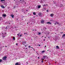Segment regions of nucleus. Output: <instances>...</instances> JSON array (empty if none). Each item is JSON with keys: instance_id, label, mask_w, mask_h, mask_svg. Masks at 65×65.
<instances>
[{"instance_id": "obj_29", "label": "nucleus", "mask_w": 65, "mask_h": 65, "mask_svg": "<svg viewBox=\"0 0 65 65\" xmlns=\"http://www.w3.org/2000/svg\"><path fill=\"white\" fill-rule=\"evenodd\" d=\"M31 47V48H33V50H34V48H33L32 47Z\"/></svg>"}, {"instance_id": "obj_51", "label": "nucleus", "mask_w": 65, "mask_h": 65, "mask_svg": "<svg viewBox=\"0 0 65 65\" xmlns=\"http://www.w3.org/2000/svg\"><path fill=\"white\" fill-rule=\"evenodd\" d=\"M35 30V31H36V30Z\"/></svg>"}, {"instance_id": "obj_45", "label": "nucleus", "mask_w": 65, "mask_h": 65, "mask_svg": "<svg viewBox=\"0 0 65 65\" xmlns=\"http://www.w3.org/2000/svg\"><path fill=\"white\" fill-rule=\"evenodd\" d=\"M32 31H34V29H33V30H32Z\"/></svg>"}, {"instance_id": "obj_37", "label": "nucleus", "mask_w": 65, "mask_h": 65, "mask_svg": "<svg viewBox=\"0 0 65 65\" xmlns=\"http://www.w3.org/2000/svg\"><path fill=\"white\" fill-rule=\"evenodd\" d=\"M26 49H27V48H26Z\"/></svg>"}, {"instance_id": "obj_41", "label": "nucleus", "mask_w": 65, "mask_h": 65, "mask_svg": "<svg viewBox=\"0 0 65 65\" xmlns=\"http://www.w3.org/2000/svg\"><path fill=\"white\" fill-rule=\"evenodd\" d=\"M39 46H40V45H39Z\"/></svg>"}, {"instance_id": "obj_23", "label": "nucleus", "mask_w": 65, "mask_h": 65, "mask_svg": "<svg viewBox=\"0 0 65 65\" xmlns=\"http://www.w3.org/2000/svg\"><path fill=\"white\" fill-rule=\"evenodd\" d=\"M31 47V46H28V47H29V48H30V47Z\"/></svg>"}, {"instance_id": "obj_28", "label": "nucleus", "mask_w": 65, "mask_h": 65, "mask_svg": "<svg viewBox=\"0 0 65 65\" xmlns=\"http://www.w3.org/2000/svg\"><path fill=\"white\" fill-rule=\"evenodd\" d=\"M19 34H18L17 35H18V36H19Z\"/></svg>"}, {"instance_id": "obj_46", "label": "nucleus", "mask_w": 65, "mask_h": 65, "mask_svg": "<svg viewBox=\"0 0 65 65\" xmlns=\"http://www.w3.org/2000/svg\"><path fill=\"white\" fill-rule=\"evenodd\" d=\"M25 46V47H26V45Z\"/></svg>"}, {"instance_id": "obj_18", "label": "nucleus", "mask_w": 65, "mask_h": 65, "mask_svg": "<svg viewBox=\"0 0 65 65\" xmlns=\"http://www.w3.org/2000/svg\"><path fill=\"white\" fill-rule=\"evenodd\" d=\"M2 59H0V62H2Z\"/></svg>"}, {"instance_id": "obj_11", "label": "nucleus", "mask_w": 65, "mask_h": 65, "mask_svg": "<svg viewBox=\"0 0 65 65\" xmlns=\"http://www.w3.org/2000/svg\"><path fill=\"white\" fill-rule=\"evenodd\" d=\"M55 23H56L57 25H59V23L58 22H55Z\"/></svg>"}, {"instance_id": "obj_20", "label": "nucleus", "mask_w": 65, "mask_h": 65, "mask_svg": "<svg viewBox=\"0 0 65 65\" xmlns=\"http://www.w3.org/2000/svg\"><path fill=\"white\" fill-rule=\"evenodd\" d=\"M45 59V58H42L41 59L42 60H44Z\"/></svg>"}, {"instance_id": "obj_44", "label": "nucleus", "mask_w": 65, "mask_h": 65, "mask_svg": "<svg viewBox=\"0 0 65 65\" xmlns=\"http://www.w3.org/2000/svg\"><path fill=\"white\" fill-rule=\"evenodd\" d=\"M24 34H26V33H24Z\"/></svg>"}, {"instance_id": "obj_32", "label": "nucleus", "mask_w": 65, "mask_h": 65, "mask_svg": "<svg viewBox=\"0 0 65 65\" xmlns=\"http://www.w3.org/2000/svg\"><path fill=\"white\" fill-rule=\"evenodd\" d=\"M45 47H46V45H45Z\"/></svg>"}, {"instance_id": "obj_36", "label": "nucleus", "mask_w": 65, "mask_h": 65, "mask_svg": "<svg viewBox=\"0 0 65 65\" xmlns=\"http://www.w3.org/2000/svg\"><path fill=\"white\" fill-rule=\"evenodd\" d=\"M61 51H63V49H61Z\"/></svg>"}, {"instance_id": "obj_4", "label": "nucleus", "mask_w": 65, "mask_h": 65, "mask_svg": "<svg viewBox=\"0 0 65 65\" xmlns=\"http://www.w3.org/2000/svg\"><path fill=\"white\" fill-rule=\"evenodd\" d=\"M41 23L42 24H43V23H44V20H41Z\"/></svg>"}, {"instance_id": "obj_14", "label": "nucleus", "mask_w": 65, "mask_h": 65, "mask_svg": "<svg viewBox=\"0 0 65 65\" xmlns=\"http://www.w3.org/2000/svg\"><path fill=\"white\" fill-rule=\"evenodd\" d=\"M33 14H34V15H36V13H35V12H34L33 13Z\"/></svg>"}, {"instance_id": "obj_38", "label": "nucleus", "mask_w": 65, "mask_h": 65, "mask_svg": "<svg viewBox=\"0 0 65 65\" xmlns=\"http://www.w3.org/2000/svg\"><path fill=\"white\" fill-rule=\"evenodd\" d=\"M0 18L1 19V18H2L1 17V18Z\"/></svg>"}, {"instance_id": "obj_9", "label": "nucleus", "mask_w": 65, "mask_h": 65, "mask_svg": "<svg viewBox=\"0 0 65 65\" xmlns=\"http://www.w3.org/2000/svg\"><path fill=\"white\" fill-rule=\"evenodd\" d=\"M54 14L52 13L51 14V17H53L54 16Z\"/></svg>"}, {"instance_id": "obj_50", "label": "nucleus", "mask_w": 65, "mask_h": 65, "mask_svg": "<svg viewBox=\"0 0 65 65\" xmlns=\"http://www.w3.org/2000/svg\"><path fill=\"white\" fill-rule=\"evenodd\" d=\"M1 20V19H0V21Z\"/></svg>"}, {"instance_id": "obj_47", "label": "nucleus", "mask_w": 65, "mask_h": 65, "mask_svg": "<svg viewBox=\"0 0 65 65\" xmlns=\"http://www.w3.org/2000/svg\"><path fill=\"white\" fill-rule=\"evenodd\" d=\"M45 38H46V37H45Z\"/></svg>"}, {"instance_id": "obj_15", "label": "nucleus", "mask_w": 65, "mask_h": 65, "mask_svg": "<svg viewBox=\"0 0 65 65\" xmlns=\"http://www.w3.org/2000/svg\"><path fill=\"white\" fill-rule=\"evenodd\" d=\"M41 52H42V53H44V52H45V51H41Z\"/></svg>"}, {"instance_id": "obj_19", "label": "nucleus", "mask_w": 65, "mask_h": 65, "mask_svg": "<svg viewBox=\"0 0 65 65\" xmlns=\"http://www.w3.org/2000/svg\"><path fill=\"white\" fill-rule=\"evenodd\" d=\"M22 35H23L22 34H21V35H20V37H21V36H22Z\"/></svg>"}, {"instance_id": "obj_31", "label": "nucleus", "mask_w": 65, "mask_h": 65, "mask_svg": "<svg viewBox=\"0 0 65 65\" xmlns=\"http://www.w3.org/2000/svg\"><path fill=\"white\" fill-rule=\"evenodd\" d=\"M18 45V43H16V45Z\"/></svg>"}, {"instance_id": "obj_49", "label": "nucleus", "mask_w": 65, "mask_h": 65, "mask_svg": "<svg viewBox=\"0 0 65 65\" xmlns=\"http://www.w3.org/2000/svg\"><path fill=\"white\" fill-rule=\"evenodd\" d=\"M26 11H28V10H26Z\"/></svg>"}, {"instance_id": "obj_42", "label": "nucleus", "mask_w": 65, "mask_h": 65, "mask_svg": "<svg viewBox=\"0 0 65 65\" xmlns=\"http://www.w3.org/2000/svg\"><path fill=\"white\" fill-rule=\"evenodd\" d=\"M46 6H47V5H46Z\"/></svg>"}, {"instance_id": "obj_3", "label": "nucleus", "mask_w": 65, "mask_h": 65, "mask_svg": "<svg viewBox=\"0 0 65 65\" xmlns=\"http://www.w3.org/2000/svg\"><path fill=\"white\" fill-rule=\"evenodd\" d=\"M6 34H4L3 35V37L4 38V37H5L6 36Z\"/></svg>"}, {"instance_id": "obj_10", "label": "nucleus", "mask_w": 65, "mask_h": 65, "mask_svg": "<svg viewBox=\"0 0 65 65\" xmlns=\"http://www.w3.org/2000/svg\"><path fill=\"white\" fill-rule=\"evenodd\" d=\"M6 14H4L3 15V17H6Z\"/></svg>"}, {"instance_id": "obj_12", "label": "nucleus", "mask_w": 65, "mask_h": 65, "mask_svg": "<svg viewBox=\"0 0 65 65\" xmlns=\"http://www.w3.org/2000/svg\"><path fill=\"white\" fill-rule=\"evenodd\" d=\"M13 39L14 40H15V37H13Z\"/></svg>"}, {"instance_id": "obj_2", "label": "nucleus", "mask_w": 65, "mask_h": 65, "mask_svg": "<svg viewBox=\"0 0 65 65\" xmlns=\"http://www.w3.org/2000/svg\"><path fill=\"white\" fill-rule=\"evenodd\" d=\"M37 7H38V8L39 9L41 8V6L38 5L37 6Z\"/></svg>"}, {"instance_id": "obj_5", "label": "nucleus", "mask_w": 65, "mask_h": 65, "mask_svg": "<svg viewBox=\"0 0 65 65\" xmlns=\"http://www.w3.org/2000/svg\"><path fill=\"white\" fill-rule=\"evenodd\" d=\"M1 7L3 8H5V7H4V6L2 5L1 6Z\"/></svg>"}, {"instance_id": "obj_34", "label": "nucleus", "mask_w": 65, "mask_h": 65, "mask_svg": "<svg viewBox=\"0 0 65 65\" xmlns=\"http://www.w3.org/2000/svg\"><path fill=\"white\" fill-rule=\"evenodd\" d=\"M5 47H7V46H5Z\"/></svg>"}, {"instance_id": "obj_26", "label": "nucleus", "mask_w": 65, "mask_h": 65, "mask_svg": "<svg viewBox=\"0 0 65 65\" xmlns=\"http://www.w3.org/2000/svg\"><path fill=\"white\" fill-rule=\"evenodd\" d=\"M43 5V6H45V5Z\"/></svg>"}, {"instance_id": "obj_6", "label": "nucleus", "mask_w": 65, "mask_h": 65, "mask_svg": "<svg viewBox=\"0 0 65 65\" xmlns=\"http://www.w3.org/2000/svg\"><path fill=\"white\" fill-rule=\"evenodd\" d=\"M56 47L57 49H59V47L58 46H56Z\"/></svg>"}, {"instance_id": "obj_39", "label": "nucleus", "mask_w": 65, "mask_h": 65, "mask_svg": "<svg viewBox=\"0 0 65 65\" xmlns=\"http://www.w3.org/2000/svg\"><path fill=\"white\" fill-rule=\"evenodd\" d=\"M27 24H28V23H27Z\"/></svg>"}, {"instance_id": "obj_17", "label": "nucleus", "mask_w": 65, "mask_h": 65, "mask_svg": "<svg viewBox=\"0 0 65 65\" xmlns=\"http://www.w3.org/2000/svg\"><path fill=\"white\" fill-rule=\"evenodd\" d=\"M64 36H65V34L63 35L62 36V37H64Z\"/></svg>"}, {"instance_id": "obj_35", "label": "nucleus", "mask_w": 65, "mask_h": 65, "mask_svg": "<svg viewBox=\"0 0 65 65\" xmlns=\"http://www.w3.org/2000/svg\"><path fill=\"white\" fill-rule=\"evenodd\" d=\"M38 59H39V57H38Z\"/></svg>"}, {"instance_id": "obj_24", "label": "nucleus", "mask_w": 65, "mask_h": 65, "mask_svg": "<svg viewBox=\"0 0 65 65\" xmlns=\"http://www.w3.org/2000/svg\"><path fill=\"white\" fill-rule=\"evenodd\" d=\"M23 43H26L25 42H23Z\"/></svg>"}, {"instance_id": "obj_27", "label": "nucleus", "mask_w": 65, "mask_h": 65, "mask_svg": "<svg viewBox=\"0 0 65 65\" xmlns=\"http://www.w3.org/2000/svg\"><path fill=\"white\" fill-rule=\"evenodd\" d=\"M9 8H10L9 7H8V9H9Z\"/></svg>"}, {"instance_id": "obj_25", "label": "nucleus", "mask_w": 65, "mask_h": 65, "mask_svg": "<svg viewBox=\"0 0 65 65\" xmlns=\"http://www.w3.org/2000/svg\"><path fill=\"white\" fill-rule=\"evenodd\" d=\"M45 57H46V56H43V58H45Z\"/></svg>"}, {"instance_id": "obj_21", "label": "nucleus", "mask_w": 65, "mask_h": 65, "mask_svg": "<svg viewBox=\"0 0 65 65\" xmlns=\"http://www.w3.org/2000/svg\"><path fill=\"white\" fill-rule=\"evenodd\" d=\"M42 63H43V60H42Z\"/></svg>"}, {"instance_id": "obj_43", "label": "nucleus", "mask_w": 65, "mask_h": 65, "mask_svg": "<svg viewBox=\"0 0 65 65\" xmlns=\"http://www.w3.org/2000/svg\"><path fill=\"white\" fill-rule=\"evenodd\" d=\"M42 37H43V36H42Z\"/></svg>"}, {"instance_id": "obj_7", "label": "nucleus", "mask_w": 65, "mask_h": 65, "mask_svg": "<svg viewBox=\"0 0 65 65\" xmlns=\"http://www.w3.org/2000/svg\"><path fill=\"white\" fill-rule=\"evenodd\" d=\"M15 65H20V64H19V63L18 62H17L15 64Z\"/></svg>"}, {"instance_id": "obj_48", "label": "nucleus", "mask_w": 65, "mask_h": 65, "mask_svg": "<svg viewBox=\"0 0 65 65\" xmlns=\"http://www.w3.org/2000/svg\"><path fill=\"white\" fill-rule=\"evenodd\" d=\"M47 51H48V50H47Z\"/></svg>"}, {"instance_id": "obj_52", "label": "nucleus", "mask_w": 65, "mask_h": 65, "mask_svg": "<svg viewBox=\"0 0 65 65\" xmlns=\"http://www.w3.org/2000/svg\"><path fill=\"white\" fill-rule=\"evenodd\" d=\"M45 29H46V28H45Z\"/></svg>"}, {"instance_id": "obj_33", "label": "nucleus", "mask_w": 65, "mask_h": 65, "mask_svg": "<svg viewBox=\"0 0 65 65\" xmlns=\"http://www.w3.org/2000/svg\"><path fill=\"white\" fill-rule=\"evenodd\" d=\"M54 25H56V23H55L54 24Z\"/></svg>"}, {"instance_id": "obj_30", "label": "nucleus", "mask_w": 65, "mask_h": 65, "mask_svg": "<svg viewBox=\"0 0 65 65\" xmlns=\"http://www.w3.org/2000/svg\"><path fill=\"white\" fill-rule=\"evenodd\" d=\"M47 12H48V10H47Z\"/></svg>"}, {"instance_id": "obj_13", "label": "nucleus", "mask_w": 65, "mask_h": 65, "mask_svg": "<svg viewBox=\"0 0 65 65\" xmlns=\"http://www.w3.org/2000/svg\"><path fill=\"white\" fill-rule=\"evenodd\" d=\"M47 24H51V23L48 22H47Z\"/></svg>"}, {"instance_id": "obj_1", "label": "nucleus", "mask_w": 65, "mask_h": 65, "mask_svg": "<svg viewBox=\"0 0 65 65\" xmlns=\"http://www.w3.org/2000/svg\"><path fill=\"white\" fill-rule=\"evenodd\" d=\"M6 59H7L6 56H5L3 58V60H6Z\"/></svg>"}, {"instance_id": "obj_8", "label": "nucleus", "mask_w": 65, "mask_h": 65, "mask_svg": "<svg viewBox=\"0 0 65 65\" xmlns=\"http://www.w3.org/2000/svg\"><path fill=\"white\" fill-rule=\"evenodd\" d=\"M11 17L12 18H13L14 17V15H11Z\"/></svg>"}, {"instance_id": "obj_22", "label": "nucleus", "mask_w": 65, "mask_h": 65, "mask_svg": "<svg viewBox=\"0 0 65 65\" xmlns=\"http://www.w3.org/2000/svg\"><path fill=\"white\" fill-rule=\"evenodd\" d=\"M5 1V0H1V2H2V1Z\"/></svg>"}, {"instance_id": "obj_40", "label": "nucleus", "mask_w": 65, "mask_h": 65, "mask_svg": "<svg viewBox=\"0 0 65 65\" xmlns=\"http://www.w3.org/2000/svg\"><path fill=\"white\" fill-rule=\"evenodd\" d=\"M45 40L44 39V41Z\"/></svg>"}, {"instance_id": "obj_16", "label": "nucleus", "mask_w": 65, "mask_h": 65, "mask_svg": "<svg viewBox=\"0 0 65 65\" xmlns=\"http://www.w3.org/2000/svg\"><path fill=\"white\" fill-rule=\"evenodd\" d=\"M38 33L39 34V35H40V34H41V33L40 32H38Z\"/></svg>"}]
</instances>
